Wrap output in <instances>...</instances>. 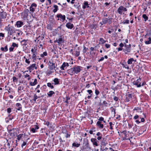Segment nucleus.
Masks as SVG:
<instances>
[{
    "label": "nucleus",
    "instance_id": "1",
    "mask_svg": "<svg viewBox=\"0 0 151 151\" xmlns=\"http://www.w3.org/2000/svg\"><path fill=\"white\" fill-rule=\"evenodd\" d=\"M141 78H139L138 79L137 77L133 78L132 79V81L133 82V85H135L137 88H139L141 86Z\"/></svg>",
    "mask_w": 151,
    "mask_h": 151
},
{
    "label": "nucleus",
    "instance_id": "2",
    "mask_svg": "<svg viewBox=\"0 0 151 151\" xmlns=\"http://www.w3.org/2000/svg\"><path fill=\"white\" fill-rule=\"evenodd\" d=\"M5 29L8 32V37H10V36L12 35L14 31L13 27L12 26H9V25L8 26L6 27Z\"/></svg>",
    "mask_w": 151,
    "mask_h": 151
},
{
    "label": "nucleus",
    "instance_id": "3",
    "mask_svg": "<svg viewBox=\"0 0 151 151\" xmlns=\"http://www.w3.org/2000/svg\"><path fill=\"white\" fill-rule=\"evenodd\" d=\"M131 47L130 44L127 45L125 44L124 46V48H123V51L125 52V54H126L131 51Z\"/></svg>",
    "mask_w": 151,
    "mask_h": 151
},
{
    "label": "nucleus",
    "instance_id": "4",
    "mask_svg": "<svg viewBox=\"0 0 151 151\" xmlns=\"http://www.w3.org/2000/svg\"><path fill=\"white\" fill-rule=\"evenodd\" d=\"M90 149V148L89 147V143L87 139L85 142L83 143V146L81 148V149L82 151H83L84 150L87 149Z\"/></svg>",
    "mask_w": 151,
    "mask_h": 151
},
{
    "label": "nucleus",
    "instance_id": "5",
    "mask_svg": "<svg viewBox=\"0 0 151 151\" xmlns=\"http://www.w3.org/2000/svg\"><path fill=\"white\" fill-rule=\"evenodd\" d=\"M127 9L122 6H120L117 9V12L120 14H122L123 12H126Z\"/></svg>",
    "mask_w": 151,
    "mask_h": 151
},
{
    "label": "nucleus",
    "instance_id": "6",
    "mask_svg": "<svg viewBox=\"0 0 151 151\" xmlns=\"http://www.w3.org/2000/svg\"><path fill=\"white\" fill-rule=\"evenodd\" d=\"M63 37H64L63 36L60 35L59 36V38L56 39V40L55 42H57L58 44V45H60L64 42V40L63 39Z\"/></svg>",
    "mask_w": 151,
    "mask_h": 151
},
{
    "label": "nucleus",
    "instance_id": "7",
    "mask_svg": "<svg viewBox=\"0 0 151 151\" xmlns=\"http://www.w3.org/2000/svg\"><path fill=\"white\" fill-rule=\"evenodd\" d=\"M81 68L82 67L80 66H75L73 68L75 73L77 74L79 73L80 71Z\"/></svg>",
    "mask_w": 151,
    "mask_h": 151
},
{
    "label": "nucleus",
    "instance_id": "8",
    "mask_svg": "<svg viewBox=\"0 0 151 151\" xmlns=\"http://www.w3.org/2000/svg\"><path fill=\"white\" fill-rule=\"evenodd\" d=\"M69 66L68 63L67 62H64L62 65L60 67V68L62 70H65Z\"/></svg>",
    "mask_w": 151,
    "mask_h": 151
},
{
    "label": "nucleus",
    "instance_id": "9",
    "mask_svg": "<svg viewBox=\"0 0 151 151\" xmlns=\"http://www.w3.org/2000/svg\"><path fill=\"white\" fill-rule=\"evenodd\" d=\"M6 16V12H2L0 14V23L3 21L2 19H5Z\"/></svg>",
    "mask_w": 151,
    "mask_h": 151
},
{
    "label": "nucleus",
    "instance_id": "10",
    "mask_svg": "<svg viewBox=\"0 0 151 151\" xmlns=\"http://www.w3.org/2000/svg\"><path fill=\"white\" fill-rule=\"evenodd\" d=\"M37 6V5L35 3H32L31 4L30 6L29 7V10L30 11L33 12L35 11V9H36Z\"/></svg>",
    "mask_w": 151,
    "mask_h": 151
},
{
    "label": "nucleus",
    "instance_id": "11",
    "mask_svg": "<svg viewBox=\"0 0 151 151\" xmlns=\"http://www.w3.org/2000/svg\"><path fill=\"white\" fill-rule=\"evenodd\" d=\"M56 17L58 18H60L61 21L63 22L65 19V15H62L61 14H58Z\"/></svg>",
    "mask_w": 151,
    "mask_h": 151
},
{
    "label": "nucleus",
    "instance_id": "12",
    "mask_svg": "<svg viewBox=\"0 0 151 151\" xmlns=\"http://www.w3.org/2000/svg\"><path fill=\"white\" fill-rule=\"evenodd\" d=\"M91 141L92 142L93 145L98 146V145L97 144L98 141L96 139L94 138H92L91 139Z\"/></svg>",
    "mask_w": 151,
    "mask_h": 151
},
{
    "label": "nucleus",
    "instance_id": "13",
    "mask_svg": "<svg viewBox=\"0 0 151 151\" xmlns=\"http://www.w3.org/2000/svg\"><path fill=\"white\" fill-rule=\"evenodd\" d=\"M24 24L23 22L21 21H17L16 24V25H17V27H21Z\"/></svg>",
    "mask_w": 151,
    "mask_h": 151
},
{
    "label": "nucleus",
    "instance_id": "14",
    "mask_svg": "<svg viewBox=\"0 0 151 151\" xmlns=\"http://www.w3.org/2000/svg\"><path fill=\"white\" fill-rule=\"evenodd\" d=\"M35 65V64H33L30 66L28 67L27 69L30 71L33 70L35 69H36L37 68Z\"/></svg>",
    "mask_w": 151,
    "mask_h": 151
},
{
    "label": "nucleus",
    "instance_id": "15",
    "mask_svg": "<svg viewBox=\"0 0 151 151\" xmlns=\"http://www.w3.org/2000/svg\"><path fill=\"white\" fill-rule=\"evenodd\" d=\"M120 63L122 65V66L128 69L129 68V66L127 65L126 62L125 60H124L122 63L120 62Z\"/></svg>",
    "mask_w": 151,
    "mask_h": 151
},
{
    "label": "nucleus",
    "instance_id": "16",
    "mask_svg": "<svg viewBox=\"0 0 151 151\" xmlns=\"http://www.w3.org/2000/svg\"><path fill=\"white\" fill-rule=\"evenodd\" d=\"M66 27L68 29H71L73 27L74 25L73 24L69 22L66 24Z\"/></svg>",
    "mask_w": 151,
    "mask_h": 151
},
{
    "label": "nucleus",
    "instance_id": "17",
    "mask_svg": "<svg viewBox=\"0 0 151 151\" xmlns=\"http://www.w3.org/2000/svg\"><path fill=\"white\" fill-rule=\"evenodd\" d=\"M16 108L18 110L21 111L22 109V105L19 103H17L16 104Z\"/></svg>",
    "mask_w": 151,
    "mask_h": 151
},
{
    "label": "nucleus",
    "instance_id": "18",
    "mask_svg": "<svg viewBox=\"0 0 151 151\" xmlns=\"http://www.w3.org/2000/svg\"><path fill=\"white\" fill-rule=\"evenodd\" d=\"M37 83V79H35L34 81L33 82L32 81H30L29 83V85L31 86H34Z\"/></svg>",
    "mask_w": 151,
    "mask_h": 151
},
{
    "label": "nucleus",
    "instance_id": "19",
    "mask_svg": "<svg viewBox=\"0 0 151 151\" xmlns=\"http://www.w3.org/2000/svg\"><path fill=\"white\" fill-rule=\"evenodd\" d=\"M96 125L99 128H103L104 127V125L101 124V122L100 121H98Z\"/></svg>",
    "mask_w": 151,
    "mask_h": 151
},
{
    "label": "nucleus",
    "instance_id": "20",
    "mask_svg": "<svg viewBox=\"0 0 151 151\" xmlns=\"http://www.w3.org/2000/svg\"><path fill=\"white\" fill-rule=\"evenodd\" d=\"M68 73L71 75H73L75 73L74 70L73 68H71L70 69H69L67 71Z\"/></svg>",
    "mask_w": 151,
    "mask_h": 151
},
{
    "label": "nucleus",
    "instance_id": "21",
    "mask_svg": "<svg viewBox=\"0 0 151 151\" xmlns=\"http://www.w3.org/2000/svg\"><path fill=\"white\" fill-rule=\"evenodd\" d=\"M21 44L22 45L24 46H26L27 44V40H23L21 42Z\"/></svg>",
    "mask_w": 151,
    "mask_h": 151
},
{
    "label": "nucleus",
    "instance_id": "22",
    "mask_svg": "<svg viewBox=\"0 0 151 151\" xmlns=\"http://www.w3.org/2000/svg\"><path fill=\"white\" fill-rule=\"evenodd\" d=\"M86 6L88 8L89 7L88 2L86 1L84 2V5L83 6L82 8L83 9H85L86 8Z\"/></svg>",
    "mask_w": 151,
    "mask_h": 151
},
{
    "label": "nucleus",
    "instance_id": "23",
    "mask_svg": "<svg viewBox=\"0 0 151 151\" xmlns=\"http://www.w3.org/2000/svg\"><path fill=\"white\" fill-rule=\"evenodd\" d=\"M136 110L137 112H142V110L141 109V108L139 107H135L133 109V111Z\"/></svg>",
    "mask_w": 151,
    "mask_h": 151
},
{
    "label": "nucleus",
    "instance_id": "24",
    "mask_svg": "<svg viewBox=\"0 0 151 151\" xmlns=\"http://www.w3.org/2000/svg\"><path fill=\"white\" fill-rule=\"evenodd\" d=\"M132 98V95L131 94H129L127 96V101H130V100Z\"/></svg>",
    "mask_w": 151,
    "mask_h": 151
},
{
    "label": "nucleus",
    "instance_id": "25",
    "mask_svg": "<svg viewBox=\"0 0 151 151\" xmlns=\"http://www.w3.org/2000/svg\"><path fill=\"white\" fill-rule=\"evenodd\" d=\"M49 65L50 67V68L51 69V70L55 68L56 67L55 65V63H52L50 65Z\"/></svg>",
    "mask_w": 151,
    "mask_h": 151
},
{
    "label": "nucleus",
    "instance_id": "26",
    "mask_svg": "<svg viewBox=\"0 0 151 151\" xmlns=\"http://www.w3.org/2000/svg\"><path fill=\"white\" fill-rule=\"evenodd\" d=\"M55 93L52 91H50L47 93V95L50 97H51L52 95L54 94Z\"/></svg>",
    "mask_w": 151,
    "mask_h": 151
},
{
    "label": "nucleus",
    "instance_id": "27",
    "mask_svg": "<svg viewBox=\"0 0 151 151\" xmlns=\"http://www.w3.org/2000/svg\"><path fill=\"white\" fill-rule=\"evenodd\" d=\"M1 50L2 51H4L5 52H6L8 50V49L7 45L4 48L1 47Z\"/></svg>",
    "mask_w": 151,
    "mask_h": 151
},
{
    "label": "nucleus",
    "instance_id": "28",
    "mask_svg": "<svg viewBox=\"0 0 151 151\" xmlns=\"http://www.w3.org/2000/svg\"><path fill=\"white\" fill-rule=\"evenodd\" d=\"M80 145V144L77 143L76 142H74L72 144V146L76 147H78Z\"/></svg>",
    "mask_w": 151,
    "mask_h": 151
},
{
    "label": "nucleus",
    "instance_id": "29",
    "mask_svg": "<svg viewBox=\"0 0 151 151\" xmlns=\"http://www.w3.org/2000/svg\"><path fill=\"white\" fill-rule=\"evenodd\" d=\"M53 7L55 8V9L53 10V12L54 13L56 12L58 10V6L55 5H54L53 6Z\"/></svg>",
    "mask_w": 151,
    "mask_h": 151
},
{
    "label": "nucleus",
    "instance_id": "30",
    "mask_svg": "<svg viewBox=\"0 0 151 151\" xmlns=\"http://www.w3.org/2000/svg\"><path fill=\"white\" fill-rule=\"evenodd\" d=\"M134 61L133 58H131L129 59L127 61V63L128 64H131L132 63V62Z\"/></svg>",
    "mask_w": 151,
    "mask_h": 151
},
{
    "label": "nucleus",
    "instance_id": "31",
    "mask_svg": "<svg viewBox=\"0 0 151 151\" xmlns=\"http://www.w3.org/2000/svg\"><path fill=\"white\" fill-rule=\"evenodd\" d=\"M115 80L116 81H121L122 80L121 76H116V77H115Z\"/></svg>",
    "mask_w": 151,
    "mask_h": 151
},
{
    "label": "nucleus",
    "instance_id": "32",
    "mask_svg": "<svg viewBox=\"0 0 151 151\" xmlns=\"http://www.w3.org/2000/svg\"><path fill=\"white\" fill-rule=\"evenodd\" d=\"M108 18H103L102 19V22L103 24H106L108 22Z\"/></svg>",
    "mask_w": 151,
    "mask_h": 151
},
{
    "label": "nucleus",
    "instance_id": "33",
    "mask_svg": "<svg viewBox=\"0 0 151 151\" xmlns=\"http://www.w3.org/2000/svg\"><path fill=\"white\" fill-rule=\"evenodd\" d=\"M148 40L145 41V43L146 44H149L151 43V38L149 37L148 38Z\"/></svg>",
    "mask_w": 151,
    "mask_h": 151
},
{
    "label": "nucleus",
    "instance_id": "34",
    "mask_svg": "<svg viewBox=\"0 0 151 151\" xmlns=\"http://www.w3.org/2000/svg\"><path fill=\"white\" fill-rule=\"evenodd\" d=\"M142 17L144 19L145 22L148 19V17L146 14H143L142 15Z\"/></svg>",
    "mask_w": 151,
    "mask_h": 151
},
{
    "label": "nucleus",
    "instance_id": "35",
    "mask_svg": "<svg viewBox=\"0 0 151 151\" xmlns=\"http://www.w3.org/2000/svg\"><path fill=\"white\" fill-rule=\"evenodd\" d=\"M53 81L55 82V84H58L59 83V79L57 78H55L53 80Z\"/></svg>",
    "mask_w": 151,
    "mask_h": 151
},
{
    "label": "nucleus",
    "instance_id": "36",
    "mask_svg": "<svg viewBox=\"0 0 151 151\" xmlns=\"http://www.w3.org/2000/svg\"><path fill=\"white\" fill-rule=\"evenodd\" d=\"M145 119H144L143 118H141V122H140L138 120H136V121H135V122H136V123L137 124H139L140 123V122H145Z\"/></svg>",
    "mask_w": 151,
    "mask_h": 151
},
{
    "label": "nucleus",
    "instance_id": "37",
    "mask_svg": "<svg viewBox=\"0 0 151 151\" xmlns=\"http://www.w3.org/2000/svg\"><path fill=\"white\" fill-rule=\"evenodd\" d=\"M108 20L107 22L109 24H110L111 23L112 20V18L109 17L108 18Z\"/></svg>",
    "mask_w": 151,
    "mask_h": 151
},
{
    "label": "nucleus",
    "instance_id": "38",
    "mask_svg": "<svg viewBox=\"0 0 151 151\" xmlns=\"http://www.w3.org/2000/svg\"><path fill=\"white\" fill-rule=\"evenodd\" d=\"M47 86L50 88L51 89H53L54 88V86L52 85V84L50 83H47Z\"/></svg>",
    "mask_w": 151,
    "mask_h": 151
},
{
    "label": "nucleus",
    "instance_id": "39",
    "mask_svg": "<svg viewBox=\"0 0 151 151\" xmlns=\"http://www.w3.org/2000/svg\"><path fill=\"white\" fill-rule=\"evenodd\" d=\"M47 55V53L46 52H43V54L40 55V56L42 57L43 58L45 56H46Z\"/></svg>",
    "mask_w": 151,
    "mask_h": 151
},
{
    "label": "nucleus",
    "instance_id": "40",
    "mask_svg": "<svg viewBox=\"0 0 151 151\" xmlns=\"http://www.w3.org/2000/svg\"><path fill=\"white\" fill-rule=\"evenodd\" d=\"M23 136V134H20L17 136V139L18 140H20Z\"/></svg>",
    "mask_w": 151,
    "mask_h": 151
},
{
    "label": "nucleus",
    "instance_id": "41",
    "mask_svg": "<svg viewBox=\"0 0 151 151\" xmlns=\"http://www.w3.org/2000/svg\"><path fill=\"white\" fill-rule=\"evenodd\" d=\"M33 100L35 101L36 102V99H38V96L36 94H34L33 96Z\"/></svg>",
    "mask_w": 151,
    "mask_h": 151
},
{
    "label": "nucleus",
    "instance_id": "42",
    "mask_svg": "<svg viewBox=\"0 0 151 151\" xmlns=\"http://www.w3.org/2000/svg\"><path fill=\"white\" fill-rule=\"evenodd\" d=\"M47 28L50 30H52V27L50 24H48L47 26Z\"/></svg>",
    "mask_w": 151,
    "mask_h": 151
},
{
    "label": "nucleus",
    "instance_id": "43",
    "mask_svg": "<svg viewBox=\"0 0 151 151\" xmlns=\"http://www.w3.org/2000/svg\"><path fill=\"white\" fill-rule=\"evenodd\" d=\"M44 38V36L43 35L42 36L40 37L39 36L37 38L38 41L37 42H38V41L40 40H43V39Z\"/></svg>",
    "mask_w": 151,
    "mask_h": 151
},
{
    "label": "nucleus",
    "instance_id": "44",
    "mask_svg": "<svg viewBox=\"0 0 151 151\" xmlns=\"http://www.w3.org/2000/svg\"><path fill=\"white\" fill-rule=\"evenodd\" d=\"M95 93L96 95L97 96L99 94L100 92L97 89H96L95 90Z\"/></svg>",
    "mask_w": 151,
    "mask_h": 151
},
{
    "label": "nucleus",
    "instance_id": "45",
    "mask_svg": "<svg viewBox=\"0 0 151 151\" xmlns=\"http://www.w3.org/2000/svg\"><path fill=\"white\" fill-rule=\"evenodd\" d=\"M23 89L24 87L23 86H19L18 88V91L19 92L20 91L23 90Z\"/></svg>",
    "mask_w": 151,
    "mask_h": 151
},
{
    "label": "nucleus",
    "instance_id": "46",
    "mask_svg": "<svg viewBox=\"0 0 151 151\" xmlns=\"http://www.w3.org/2000/svg\"><path fill=\"white\" fill-rule=\"evenodd\" d=\"M100 41L101 42L102 44H104L106 42V41L102 38L100 39Z\"/></svg>",
    "mask_w": 151,
    "mask_h": 151
},
{
    "label": "nucleus",
    "instance_id": "47",
    "mask_svg": "<svg viewBox=\"0 0 151 151\" xmlns=\"http://www.w3.org/2000/svg\"><path fill=\"white\" fill-rule=\"evenodd\" d=\"M12 47H13L14 48L15 47H18V45L16 44V43L14 42H13L12 44Z\"/></svg>",
    "mask_w": 151,
    "mask_h": 151
},
{
    "label": "nucleus",
    "instance_id": "48",
    "mask_svg": "<svg viewBox=\"0 0 151 151\" xmlns=\"http://www.w3.org/2000/svg\"><path fill=\"white\" fill-rule=\"evenodd\" d=\"M124 24H128L129 23V20H125L123 21V22H122Z\"/></svg>",
    "mask_w": 151,
    "mask_h": 151
},
{
    "label": "nucleus",
    "instance_id": "49",
    "mask_svg": "<svg viewBox=\"0 0 151 151\" xmlns=\"http://www.w3.org/2000/svg\"><path fill=\"white\" fill-rule=\"evenodd\" d=\"M88 50V48H86L85 46H83V53H85L86 52V51Z\"/></svg>",
    "mask_w": 151,
    "mask_h": 151
},
{
    "label": "nucleus",
    "instance_id": "50",
    "mask_svg": "<svg viewBox=\"0 0 151 151\" xmlns=\"http://www.w3.org/2000/svg\"><path fill=\"white\" fill-rule=\"evenodd\" d=\"M111 110L112 112H114V114L115 115L116 114V109L114 108H113V107H111Z\"/></svg>",
    "mask_w": 151,
    "mask_h": 151
},
{
    "label": "nucleus",
    "instance_id": "51",
    "mask_svg": "<svg viewBox=\"0 0 151 151\" xmlns=\"http://www.w3.org/2000/svg\"><path fill=\"white\" fill-rule=\"evenodd\" d=\"M121 133H123L125 135V137H128L127 136V132L126 131L124 130L122 131V132H121Z\"/></svg>",
    "mask_w": 151,
    "mask_h": 151
},
{
    "label": "nucleus",
    "instance_id": "52",
    "mask_svg": "<svg viewBox=\"0 0 151 151\" xmlns=\"http://www.w3.org/2000/svg\"><path fill=\"white\" fill-rule=\"evenodd\" d=\"M87 91L90 95H92L93 92L91 90H88Z\"/></svg>",
    "mask_w": 151,
    "mask_h": 151
},
{
    "label": "nucleus",
    "instance_id": "53",
    "mask_svg": "<svg viewBox=\"0 0 151 151\" xmlns=\"http://www.w3.org/2000/svg\"><path fill=\"white\" fill-rule=\"evenodd\" d=\"M32 58L34 60H36L37 59L36 55L35 54H34L32 55Z\"/></svg>",
    "mask_w": 151,
    "mask_h": 151
},
{
    "label": "nucleus",
    "instance_id": "54",
    "mask_svg": "<svg viewBox=\"0 0 151 151\" xmlns=\"http://www.w3.org/2000/svg\"><path fill=\"white\" fill-rule=\"evenodd\" d=\"M27 144V142L24 141L23 142V143L22 144L21 147L22 148H23V147L25 146Z\"/></svg>",
    "mask_w": 151,
    "mask_h": 151
},
{
    "label": "nucleus",
    "instance_id": "55",
    "mask_svg": "<svg viewBox=\"0 0 151 151\" xmlns=\"http://www.w3.org/2000/svg\"><path fill=\"white\" fill-rule=\"evenodd\" d=\"M44 124L47 125V126H49L50 124V122L48 121H45L44 123Z\"/></svg>",
    "mask_w": 151,
    "mask_h": 151
},
{
    "label": "nucleus",
    "instance_id": "56",
    "mask_svg": "<svg viewBox=\"0 0 151 151\" xmlns=\"http://www.w3.org/2000/svg\"><path fill=\"white\" fill-rule=\"evenodd\" d=\"M13 81L14 82H17V79L15 77H13Z\"/></svg>",
    "mask_w": 151,
    "mask_h": 151
},
{
    "label": "nucleus",
    "instance_id": "57",
    "mask_svg": "<svg viewBox=\"0 0 151 151\" xmlns=\"http://www.w3.org/2000/svg\"><path fill=\"white\" fill-rule=\"evenodd\" d=\"M104 118L102 117H101L99 118L98 119V121H100L101 122V121H104Z\"/></svg>",
    "mask_w": 151,
    "mask_h": 151
},
{
    "label": "nucleus",
    "instance_id": "58",
    "mask_svg": "<svg viewBox=\"0 0 151 151\" xmlns=\"http://www.w3.org/2000/svg\"><path fill=\"white\" fill-rule=\"evenodd\" d=\"M80 55V52L77 51H76V56L77 57L78 56Z\"/></svg>",
    "mask_w": 151,
    "mask_h": 151
},
{
    "label": "nucleus",
    "instance_id": "59",
    "mask_svg": "<svg viewBox=\"0 0 151 151\" xmlns=\"http://www.w3.org/2000/svg\"><path fill=\"white\" fill-rule=\"evenodd\" d=\"M111 88L112 90H114V91L115 90H117V87L116 86L115 87L114 86H112V87H111Z\"/></svg>",
    "mask_w": 151,
    "mask_h": 151
},
{
    "label": "nucleus",
    "instance_id": "60",
    "mask_svg": "<svg viewBox=\"0 0 151 151\" xmlns=\"http://www.w3.org/2000/svg\"><path fill=\"white\" fill-rule=\"evenodd\" d=\"M109 125H110V129H113V127L112 126V125L113 124L112 122H110L109 123Z\"/></svg>",
    "mask_w": 151,
    "mask_h": 151
},
{
    "label": "nucleus",
    "instance_id": "61",
    "mask_svg": "<svg viewBox=\"0 0 151 151\" xmlns=\"http://www.w3.org/2000/svg\"><path fill=\"white\" fill-rule=\"evenodd\" d=\"M105 47L107 48H108L110 47V45L108 44H106L105 45Z\"/></svg>",
    "mask_w": 151,
    "mask_h": 151
},
{
    "label": "nucleus",
    "instance_id": "62",
    "mask_svg": "<svg viewBox=\"0 0 151 151\" xmlns=\"http://www.w3.org/2000/svg\"><path fill=\"white\" fill-rule=\"evenodd\" d=\"M36 130L34 128H32L31 130V131L33 133H34L36 132Z\"/></svg>",
    "mask_w": 151,
    "mask_h": 151
},
{
    "label": "nucleus",
    "instance_id": "63",
    "mask_svg": "<svg viewBox=\"0 0 151 151\" xmlns=\"http://www.w3.org/2000/svg\"><path fill=\"white\" fill-rule=\"evenodd\" d=\"M7 112L8 113H10L11 112V109L10 108H8L7 109Z\"/></svg>",
    "mask_w": 151,
    "mask_h": 151
},
{
    "label": "nucleus",
    "instance_id": "64",
    "mask_svg": "<svg viewBox=\"0 0 151 151\" xmlns=\"http://www.w3.org/2000/svg\"><path fill=\"white\" fill-rule=\"evenodd\" d=\"M102 104H104L105 106H107V105L108 104L107 103V102L106 101H103Z\"/></svg>",
    "mask_w": 151,
    "mask_h": 151
}]
</instances>
